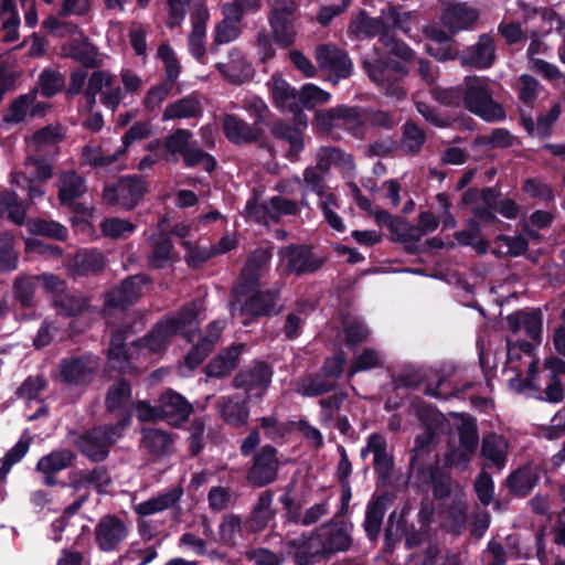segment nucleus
Segmentation results:
<instances>
[{"mask_svg":"<svg viewBox=\"0 0 565 565\" xmlns=\"http://www.w3.org/2000/svg\"><path fill=\"white\" fill-rule=\"evenodd\" d=\"M200 310L201 303L199 301L184 306L178 313L158 321L141 340L132 342L129 348L124 345L125 337L122 333L114 332L108 348L110 367L121 373H134L142 370L167 349L172 338L179 332L189 341H192L193 332L199 324Z\"/></svg>","mask_w":565,"mask_h":565,"instance_id":"1","label":"nucleus"},{"mask_svg":"<svg viewBox=\"0 0 565 565\" xmlns=\"http://www.w3.org/2000/svg\"><path fill=\"white\" fill-rule=\"evenodd\" d=\"M416 416L425 426L422 435L415 440V448L411 459V472L422 484H431L437 497H444L449 492V478L440 475L436 466V455L426 452L439 433L447 431L448 425L445 416L431 406L413 403Z\"/></svg>","mask_w":565,"mask_h":565,"instance_id":"2","label":"nucleus"},{"mask_svg":"<svg viewBox=\"0 0 565 565\" xmlns=\"http://www.w3.org/2000/svg\"><path fill=\"white\" fill-rule=\"evenodd\" d=\"M478 18V10L466 3L449 6L441 15V22L448 31L435 25L425 29V33L430 41L426 45V51L440 61L454 60L457 56V50L448 42L457 32L470 28Z\"/></svg>","mask_w":565,"mask_h":565,"instance_id":"3","label":"nucleus"},{"mask_svg":"<svg viewBox=\"0 0 565 565\" xmlns=\"http://www.w3.org/2000/svg\"><path fill=\"white\" fill-rule=\"evenodd\" d=\"M507 361L503 372H513L514 375L509 377V388L516 393L525 391H537L541 388V382L537 377L539 361L533 354V345L526 341H516L513 343L507 340Z\"/></svg>","mask_w":565,"mask_h":565,"instance_id":"4","label":"nucleus"},{"mask_svg":"<svg viewBox=\"0 0 565 565\" xmlns=\"http://www.w3.org/2000/svg\"><path fill=\"white\" fill-rule=\"evenodd\" d=\"M237 300L232 303L231 313L233 317L268 316L275 311L277 295L270 291H259L256 282L239 280L233 290Z\"/></svg>","mask_w":565,"mask_h":565,"instance_id":"5","label":"nucleus"},{"mask_svg":"<svg viewBox=\"0 0 565 565\" xmlns=\"http://www.w3.org/2000/svg\"><path fill=\"white\" fill-rule=\"evenodd\" d=\"M459 436L458 446H449L445 454L446 462L458 470H465L475 457L479 436L475 418L463 414H454Z\"/></svg>","mask_w":565,"mask_h":565,"instance_id":"6","label":"nucleus"},{"mask_svg":"<svg viewBox=\"0 0 565 565\" xmlns=\"http://www.w3.org/2000/svg\"><path fill=\"white\" fill-rule=\"evenodd\" d=\"M363 66L370 79L388 97L397 100L405 98L406 92L399 79L407 74V70L399 63L384 62L381 58L370 61L365 58Z\"/></svg>","mask_w":565,"mask_h":565,"instance_id":"7","label":"nucleus"},{"mask_svg":"<svg viewBox=\"0 0 565 565\" xmlns=\"http://www.w3.org/2000/svg\"><path fill=\"white\" fill-rule=\"evenodd\" d=\"M466 107L484 120L493 121L504 118L502 106L494 103L489 92V81L483 77H467L463 96Z\"/></svg>","mask_w":565,"mask_h":565,"instance_id":"8","label":"nucleus"},{"mask_svg":"<svg viewBox=\"0 0 565 565\" xmlns=\"http://www.w3.org/2000/svg\"><path fill=\"white\" fill-rule=\"evenodd\" d=\"M270 14L268 18L273 39L280 47H288L296 41L297 30L294 14L297 10L295 0H268Z\"/></svg>","mask_w":565,"mask_h":565,"instance_id":"9","label":"nucleus"},{"mask_svg":"<svg viewBox=\"0 0 565 565\" xmlns=\"http://www.w3.org/2000/svg\"><path fill=\"white\" fill-rule=\"evenodd\" d=\"M130 423V414L117 425L109 427H96L87 431L78 440L82 452L95 461L104 460L108 455V448L121 436L124 428Z\"/></svg>","mask_w":565,"mask_h":565,"instance_id":"10","label":"nucleus"},{"mask_svg":"<svg viewBox=\"0 0 565 565\" xmlns=\"http://www.w3.org/2000/svg\"><path fill=\"white\" fill-rule=\"evenodd\" d=\"M129 535V523L114 514L100 518L94 529L95 543L106 553L119 551Z\"/></svg>","mask_w":565,"mask_h":565,"instance_id":"11","label":"nucleus"},{"mask_svg":"<svg viewBox=\"0 0 565 565\" xmlns=\"http://www.w3.org/2000/svg\"><path fill=\"white\" fill-rule=\"evenodd\" d=\"M297 211L298 205L295 201L281 196H274L262 204L253 199L246 203L245 207L248 217L264 224L278 222L285 215H295Z\"/></svg>","mask_w":565,"mask_h":565,"instance_id":"12","label":"nucleus"},{"mask_svg":"<svg viewBox=\"0 0 565 565\" xmlns=\"http://www.w3.org/2000/svg\"><path fill=\"white\" fill-rule=\"evenodd\" d=\"M303 184L307 190L316 192L320 196L319 205L328 224L337 232H343L344 223L334 211L338 207L337 199L332 193H324L322 175L315 169L307 168L303 172Z\"/></svg>","mask_w":565,"mask_h":565,"instance_id":"13","label":"nucleus"},{"mask_svg":"<svg viewBox=\"0 0 565 565\" xmlns=\"http://www.w3.org/2000/svg\"><path fill=\"white\" fill-rule=\"evenodd\" d=\"M146 191L145 182L137 178H121L115 185L104 189L103 199L107 204L132 209Z\"/></svg>","mask_w":565,"mask_h":565,"instance_id":"14","label":"nucleus"},{"mask_svg":"<svg viewBox=\"0 0 565 565\" xmlns=\"http://www.w3.org/2000/svg\"><path fill=\"white\" fill-rule=\"evenodd\" d=\"M271 376L270 366L264 362H257L253 366L241 371L235 376L234 385L244 390L249 398H262L271 382Z\"/></svg>","mask_w":565,"mask_h":565,"instance_id":"15","label":"nucleus"},{"mask_svg":"<svg viewBox=\"0 0 565 565\" xmlns=\"http://www.w3.org/2000/svg\"><path fill=\"white\" fill-rule=\"evenodd\" d=\"M316 60L329 78L337 83L351 74L352 63L348 55L332 45H319L316 49Z\"/></svg>","mask_w":565,"mask_h":565,"instance_id":"16","label":"nucleus"},{"mask_svg":"<svg viewBox=\"0 0 565 565\" xmlns=\"http://www.w3.org/2000/svg\"><path fill=\"white\" fill-rule=\"evenodd\" d=\"M99 367V360L93 355L62 360L60 374L70 385H83L92 381Z\"/></svg>","mask_w":565,"mask_h":565,"instance_id":"17","label":"nucleus"},{"mask_svg":"<svg viewBox=\"0 0 565 565\" xmlns=\"http://www.w3.org/2000/svg\"><path fill=\"white\" fill-rule=\"evenodd\" d=\"M372 456V462L379 477L385 480L390 477L394 466L393 454L388 450L386 437L380 433H372L361 450V456Z\"/></svg>","mask_w":565,"mask_h":565,"instance_id":"18","label":"nucleus"},{"mask_svg":"<svg viewBox=\"0 0 565 565\" xmlns=\"http://www.w3.org/2000/svg\"><path fill=\"white\" fill-rule=\"evenodd\" d=\"M280 263L287 274L301 275L319 268L321 262L316 259L306 246H287L279 250Z\"/></svg>","mask_w":565,"mask_h":565,"instance_id":"19","label":"nucleus"},{"mask_svg":"<svg viewBox=\"0 0 565 565\" xmlns=\"http://www.w3.org/2000/svg\"><path fill=\"white\" fill-rule=\"evenodd\" d=\"M278 466L276 449L271 446H265L254 458V465L248 472V480L258 487L270 483L276 479Z\"/></svg>","mask_w":565,"mask_h":565,"instance_id":"20","label":"nucleus"},{"mask_svg":"<svg viewBox=\"0 0 565 565\" xmlns=\"http://www.w3.org/2000/svg\"><path fill=\"white\" fill-rule=\"evenodd\" d=\"M147 278L143 275H136L122 281L119 288L109 291L105 299V311L124 308L135 302L141 295Z\"/></svg>","mask_w":565,"mask_h":565,"instance_id":"21","label":"nucleus"},{"mask_svg":"<svg viewBox=\"0 0 565 565\" xmlns=\"http://www.w3.org/2000/svg\"><path fill=\"white\" fill-rule=\"evenodd\" d=\"M508 329L513 334H524L533 341H541L543 320L539 310H519L507 317Z\"/></svg>","mask_w":565,"mask_h":565,"instance_id":"22","label":"nucleus"},{"mask_svg":"<svg viewBox=\"0 0 565 565\" xmlns=\"http://www.w3.org/2000/svg\"><path fill=\"white\" fill-rule=\"evenodd\" d=\"M290 545L294 548L298 565H308L315 557L328 554L320 529L291 540Z\"/></svg>","mask_w":565,"mask_h":565,"instance_id":"23","label":"nucleus"},{"mask_svg":"<svg viewBox=\"0 0 565 565\" xmlns=\"http://www.w3.org/2000/svg\"><path fill=\"white\" fill-rule=\"evenodd\" d=\"M61 54L81 62L87 67H100L105 63V55L100 54L97 49L88 41L86 36L73 39L64 44Z\"/></svg>","mask_w":565,"mask_h":565,"instance_id":"24","label":"nucleus"},{"mask_svg":"<svg viewBox=\"0 0 565 565\" xmlns=\"http://www.w3.org/2000/svg\"><path fill=\"white\" fill-rule=\"evenodd\" d=\"M183 497L181 486H174L157 495L134 504V511L140 516H149L175 508Z\"/></svg>","mask_w":565,"mask_h":565,"instance_id":"25","label":"nucleus"},{"mask_svg":"<svg viewBox=\"0 0 565 565\" xmlns=\"http://www.w3.org/2000/svg\"><path fill=\"white\" fill-rule=\"evenodd\" d=\"M209 11L206 7L198 1L194 11L191 13L192 31L188 39L190 53L200 62L205 55V33L206 22L209 20Z\"/></svg>","mask_w":565,"mask_h":565,"instance_id":"26","label":"nucleus"},{"mask_svg":"<svg viewBox=\"0 0 565 565\" xmlns=\"http://www.w3.org/2000/svg\"><path fill=\"white\" fill-rule=\"evenodd\" d=\"M160 418L173 426L184 423L192 413V405L180 394L167 392L160 398Z\"/></svg>","mask_w":565,"mask_h":565,"instance_id":"27","label":"nucleus"},{"mask_svg":"<svg viewBox=\"0 0 565 565\" xmlns=\"http://www.w3.org/2000/svg\"><path fill=\"white\" fill-rule=\"evenodd\" d=\"M227 63H217L215 67L223 78L231 84H243L252 79L254 68L238 50H232Z\"/></svg>","mask_w":565,"mask_h":565,"instance_id":"28","label":"nucleus"},{"mask_svg":"<svg viewBox=\"0 0 565 565\" xmlns=\"http://www.w3.org/2000/svg\"><path fill=\"white\" fill-rule=\"evenodd\" d=\"M274 105L281 110L299 113L298 92L281 75H273L267 83Z\"/></svg>","mask_w":565,"mask_h":565,"instance_id":"29","label":"nucleus"},{"mask_svg":"<svg viewBox=\"0 0 565 565\" xmlns=\"http://www.w3.org/2000/svg\"><path fill=\"white\" fill-rule=\"evenodd\" d=\"M215 407L220 416L233 426H244L249 417L246 399L238 395L220 397Z\"/></svg>","mask_w":565,"mask_h":565,"instance_id":"30","label":"nucleus"},{"mask_svg":"<svg viewBox=\"0 0 565 565\" xmlns=\"http://www.w3.org/2000/svg\"><path fill=\"white\" fill-rule=\"evenodd\" d=\"M52 166L46 159L29 156L25 159L23 171L12 173L11 183L21 185L22 183H32L34 181L44 182L52 177Z\"/></svg>","mask_w":565,"mask_h":565,"instance_id":"31","label":"nucleus"},{"mask_svg":"<svg viewBox=\"0 0 565 565\" xmlns=\"http://www.w3.org/2000/svg\"><path fill=\"white\" fill-rule=\"evenodd\" d=\"M222 128L226 138L237 145L253 142L259 136L256 127L248 125L235 115H225Z\"/></svg>","mask_w":565,"mask_h":565,"instance_id":"32","label":"nucleus"},{"mask_svg":"<svg viewBox=\"0 0 565 565\" xmlns=\"http://www.w3.org/2000/svg\"><path fill=\"white\" fill-rule=\"evenodd\" d=\"M509 452V443L498 434H489L483 437L481 456L487 460V466L502 469L505 466Z\"/></svg>","mask_w":565,"mask_h":565,"instance_id":"33","label":"nucleus"},{"mask_svg":"<svg viewBox=\"0 0 565 565\" xmlns=\"http://www.w3.org/2000/svg\"><path fill=\"white\" fill-rule=\"evenodd\" d=\"M544 370L548 379L545 388L546 399L558 403L564 397V388L561 385L559 376L565 374V362L555 356L547 358L544 362Z\"/></svg>","mask_w":565,"mask_h":565,"instance_id":"34","label":"nucleus"},{"mask_svg":"<svg viewBox=\"0 0 565 565\" xmlns=\"http://www.w3.org/2000/svg\"><path fill=\"white\" fill-rule=\"evenodd\" d=\"M58 200L62 205L71 206L86 192L84 179L74 171L61 173L57 183Z\"/></svg>","mask_w":565,"mask_h":565,"instance_id":"35","label":"nucleus"},{"mask_svg":"<svg viewBox=\"0 0 565 565\" xmlns=\"http://www.w3.org/2000/svg\"><path fill=\"white\" fill-rule=\"evenodd\" d=\"M494 60V42L491 36L483 34L477 44L471 46L462 63L477 68L489 67Z\"/></svg>","mask_w":565,"mask_h":565,"instance_id":"36","label":"nucleus"},{"mask_svg":"<svg viewBox=\"0 0 565 565\" xmlns=\"http://www.w3.org/2000/svg\"><path fill=\"white\" fill-rule=\"evenodd\" d=\"M202 105L198 97L193 95L185 96L173 103H170L163 110V120L196 118L202 115Z\"/></svg>","mask_w":565,"mask_h":565,"instance_id":"37","label":"nucleus"},{"mask_svg":"<svg viewBox=\"0 0 565 565\" xmlns=\"http://www.w3.org/2000/svg\"><path fill=\"white\" fill-rule=\"evenodd\" d=\"M391 501L392 500L388 494H382L367 504L365 511L364 530L369 539L374 540L377 537L383 516Z\"/></svg>","mask_w":565,"mask_h":565,"instance_id":"38","label":"nucleus"},{"mask_svg":"<svg viewBox=\"0 0 565 565\" xmlns=\"http://www.w3.org/2000/svg\"><path fill=\"white\" fill-rule=\"evenodd\" d=\"M273 497L269 492H263L250 513V516L245 521L244 529L248 532H259L264 530L269 521L274 518L271 510Z\"/></svg>","mask_w":565,"mask_h":565,"instance_id":"39","label":"nucleus"},{"mask_svg":"<svg viewBox=\"0 0 565 565\" xmlns=\"http://www.w3.org/2000/svg\"><path fill=\"white\" fill-rule=\"evenodd\" d=\"M222 11L224 20L216 25L214 39L218 44H226L237 39L241 19L235 6H223Z\"/></svg>","mask_w":565,"mask_h":565,"instance_id":"40","label":"nucleus"},{"mask_svg":"<svg viewBox=\"0 0 565 565\" xmlns=\"http://www.w3.org/2000/svg\"><path fill=\"white\" fill-rule=\"evenodd\" d=\"M320 529L328 554L345 551L351 545L349 529L343 523L324 524Z\"/></svg>","mask_w":565,"mask_h":565,"instance_id":"41","label":"nucleus"},{"mask_svg":"<svg viewBox=\"0 0 565 565\" xmlns=\"http://www.w3.org/2000/svg\"><path fill=\"white\" fill-rule=\"evenodd\" d=\"M45 387V382L42 377L35 376V377H28L23 384L18 390V395L25 399L28 405L31 403H35L38 405L36 411L33 414L26 415L28 420H34L39 418L42 415H45L47 409L46 406L43 404L42 401L39 399V396L41 392Z\"/></svg>","mask_w":565,"mask_h":565,"instance_id":"42","label":"nucleus"},{"mask_svg":"<svg viewBox=\"0 0 565 565\" xmlns=\"http://www.w3.org/2000/svg\"><path fill=\"white\" fill-rule=\"evenodd\" d=\"M317 167L328 171L331 167H339L344 173L351 174L354 170L352 157L340 149L324 147L317 152Z\"/></svg>","mask_w":565,"mask_h":565,"instance_id":"43","label":"nucleus"},{"mask_svg":"<svg viewBox=\"0 0 565 565\" xmlns=\"http://www.w3.org/2000/svg\"><path fill=\"white\" fill-rule=\"evenodd\" d=\"M349 32L359 40L381 36L387 32L384 19L369 17L365 12H360L349 25Z\"/></svg>","mask_w":565,"mask_h":565,"instance_id":"44","label":"nucleus"},{"mask_svg":"<svg viewBox=\"0 0 565 565\" xmlns=\"http://www.w3.org/2000/svg\"><path fill=\"white\" fill-rule=\"evenodd\" d=\"M72 460L73 455L68 450L53 451L38 461L36 469L45 475V483L51 486L55 482L51 475L66 469Z\"/></svg>","mask_w":565,"mask_h":565,"instance_id":"45","label":"nucleus"},{"mask_svg":"<svg viewBox=\"0 0 565 565\" xmlns=\"http://www.w3.org/2000/svg\"><path fill=\"white\" fill-rule=\"evenodd\" d=\"M244 349V344H236L222 352L209 363L206 374L215 377L228 374L236 366L237 358Z\"/></svg>","mask_w":565,"mask_h":565,"instance_id":"46","label":"nucleus"},{"mask_svg":"<svg viewBox=\"0 0 565 565\" xmlns=\"http://www.w3.org/2000/svg\"><path fill=\"white\" fill-rule=\"evenodd\" d=\"M105 265L104 256L95 249H83L75 254L70 263L74 274L86 275L100 270Z\"/></svg>","mask_w":565,"mask_h":565,"instance_id":"47","label":"nucleus"},{"mask_svg":"<svg viewBox=\"0 0 565 565\" xmlns=\"http://www.w3.org/2000/svg\"><path fill=\"white\" fill-rule=\"evenodd\" d=\"M539 480L536 466L527 465L514 471L508 479L510 490L516 494L527 493Z\"/></svg>","mask_w":565,"mask_h":565,"instance_id":"48","label":"nucleus"},{"mask_svg":"<svg viewBox=\"0 0 565 565\" xmlns=\"http://www.w3.org/2000/svg\"><path fill=\"white\" fill-rule=\"evenodd\" d=\"M273 134L277 138L288 142L289 150L287 152V157L289 159L292 160L302 150L303 138L301 130L299 128H296L282 121H278L274 125Z\"/></svg>","mask_w":565,"mask_h":565,"instance_id":"49","label":"nucleus"},{"mask_svg":"<svg viewBox=\"0 0 565 565\" xmlns=\"http://www.w3.org/2000/svg\"><path fill=\"white\" fill-rule=\"evenodd\" d=\"M131 405V387L130 385L120 380L114 383L109 388L106 396V406L108 411L115 412L122 409L125 412L130 409Z\"/></svg>","mask_w":565,"mask_h":565,"instance_id":"50","label":"nucleus"},{"mask_svg":"<svg viewBox=\"0 0 565 565\" xmlns=\"http://www.w3.org/2000/svg\"><path fill=\"white\" fill-rule=\"evenodd\" d=\"M529 22L532 24L531 32L535 36H543L558 24L556 13L548 8H534L529 14Z\"/></svg>","mask_w":565,"mask_h":565,"instance_id":"51","label":"nucleus"},{"mask_svg":"<svg viewBox=\"0 0 565 565\" xmlns=\"http://www.w3.org/2000/svg\"><path fill=\"white\" fill-rule=\"evenodd\" d=\"M115 75L107 71H95L90 74L87 79V85L85 88V96L87 98V103L90 107L96 104L97 94H103V92L114 85Z\"/></svg>","mask_w":565,"mask_h":565,"instance_id":"52","label":"nucleus"},{"mask_svg":"<svg viewBox=\"0 0 565 565\" xmlns=\"http://www.w3.org/2000/svg\"><path fill=\"white\" fill-rule=\"evenodd\" d=\"M183 164L186 168H193L201 164L205 171L212 172L216 167L215 158L199 147L192 140L182 157Z\"/></svg>","mask_w":565,"mask_h":565,"instance_id":"53","label":"nucleus"},{"mask_svg":"<svg viewBox=\"0 0 565 565\" xmlns=\"http://www.w3.org/2000/svg\"><path fill=\"white\" fill-rule=\"evenodd\" d=\"M14 236L10 232L0 233V271L7 273L17 269L19 255L14 248Z\"/></svg>","mask_w":565,"mask_h":565,"instance_id":"54","label":"nucleus"},{"mask_svg":"<svg viewBox=\"0 0 565 565\" xmlns=\"http://www.w3.org/2000/svg\"><path fill=\"white\" fill-rule=\"evenodd\" d=\"M142 445L151 454L161 455L170 449L172 439L168 433L161 429L145 428L142 430Z\"/></svg>","mask_w":565,"mask_h":565,"instance_id":"55","label":"nucleus"},{"mask_svg":"<svg viewBox=\"0 0 565 565\" xmlns=\"http://www.w3.org/2000/svg\"><path fill=\"white\" fill-rule=\"evenodd\" d=\"M36 92L31 90L28 94L15 98L8 108L3 120L8 124H19L24 120L30 111L31 106L35 102Z\"/></svg>","mask_w":565,"mask_h":565,"instance_id":"56","label":"nucleus"},{"mask_svg":"<svg viewBox=\"0 0 565 565\" xmlns=\"http://www.w3.org/2000/svg\"><path fill=\"white\" fill-rule=\"evenodd\" d=\"M28 231L34 235H43L58 241L67 238V228L55 221L30 220L26 222Z\"/></svg>","mask_w":565,"mask_h":565,"instance_id":"57","label":"nucleus"},{"mask_svg":"<svg viewBox=\"0 0 565 565\" xmlns=\"http://www.w3.org/2000/svg\"><path fill=\"white\" fill-rule=\"evenodd\" d=\"M53 307L61 316L71 317L79 313L86 306V299L79 295L67 291L63 295H57L52 299Z\"/></svg>","mask_w":565,"mask_h":565,"instance_id":"58","label":"nucleus"},{"mask_svg":"<svg viewBox=\"0 0 565 565\" xmlns=\"http://www.w3.org/2000/svg\"><path fill=\"white\" fill-rule=\"evenodd\" d=\"M31 441L32 437L28 430H24L20 440L6 454L3 463L0 467V482L6 479L11 467L25 456Z\"/></svg>","mask_w":565,"mask_h":565,"instance_id":"59","label":"nucleus"},{"mask_svg":"<svg viewBox=\"0 0 565 565\" xmlns=\"http://www.w3.org/2000/svg\"><path fill=\"white\" fill-rule=\"evenodd\" d=\"M62 136L63 132L58 126H47L34 132L29 140V147L35 151L50 150L62 139Z\"/></svg>","mask_w":565,"mask_h":565,"instance_id":"60","label":"nucleus"},{"mask_svg":"<svg viewBox=\"0 0 565 565\" xmlns=\"http://www.w3.org/2000/svg\"><path fill=\"white\" fill-rule=\"evenodd\" d=\"M299 111L302 108L311 109L317 105L327 104L331 99V95L315 84H305L298 92Z\"/></svg>","mask_w":565,"mask_h":565,"instance_id":"61","label":"nucleus"},{"mask_svg":"<svg viewBox=\"0 0 565 565\" xmlns=\"http://www.w3.org/2000/svg\"><path fill=\"white\" fill-rule=\"evenodd\" d=\"M334 383L322 375L306 376L298 381L296 390L305 396H317L331 391Z\"/></svg>","mask_w":565,"mask_h":565,"instance_id":"62","label":"nucleus"},{"mask_svg":"<svg viewBox=\"0 0 565 565\" xmlns=\"http://www.w3.org/2000/svg\"><path fill=\"white\" fill-rule=\"evenodd\" d=\"M271 258V252L267 248H257L254 250L242 270L239 280H247L256 282L258 278V271L260 268L269 262Z\"/></svg>","mask_w":565,"mask_h":565,"instance_id":"63","label":"nucleus"},{"mask_svg":"<svg viewBox=\"0 0 565 565\" xmlns=\"http://www.w3.org/2000/svg\"><path fill=\"white\" fill-rule=\"evenodd\" d=\"M135 228L134 223L118 217L105 218L100 223L103 235L113 239L126 238L134 233Z\"/></svg>","mask_w":565,"mask_h":565,"instance_id":"64","label":"nucleus"}]
</instances>
